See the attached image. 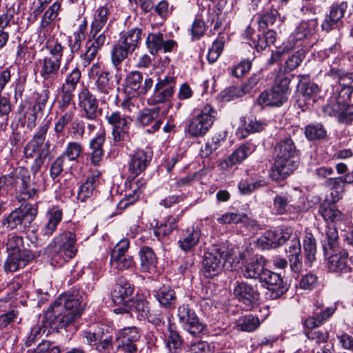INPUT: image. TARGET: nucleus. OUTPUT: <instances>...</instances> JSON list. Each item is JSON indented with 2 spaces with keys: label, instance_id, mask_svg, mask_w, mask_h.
<instances>
[{
  "label": "nucleus",
  "instance_id": "f257e3e1",
  "mask_svg": "<svg viewBox=\"0 0 353 353\" xmlns=\"http://www.w3.org/2000/svg\"><path fill=\"white\" fill-rule=\"evenodd\" d=\"M85 305L82 297L78 294L65 292L50 305L46 313V318L50 321L51 326L65 327L81 316Z\"/></svg>",
  "mask_w": 353,
  "mask_h": 353
},
{
  "label": "nucleus",
  "instance_id": "f03ea898",
  "mask_svg": "<svg viewBox=\"0 0 353 353\" xmlns=\"http://www.w3.org/2000/svg\"><path fill=\"white\" fill-rule=\"evenodd\" d=\"M14 192L19 201H26L37 197L38 189L31 180L30 170L23 166L13 169L0 176V193Z\"/></svg>",
  "mask_w": 353,
  "mask_h": 353
},
{
  "label": "nucleus",
  "instance_id": "7ed1b4c3",
  "mask_svg": "<svg viewBox=\"0 0 353 353\" xmlns=\"http://www.w3.org/2000/svg\"><path fill=\"white\" fill-rule=\"evenodd\" d=\"M275 159L270 176L274 181L283 180L298 167V150L290 138H285L274 146Z\"/></svg>",
  "mask_w": 353,
  "mask_h": 353
},
{
  "label": "nucleus",
  "instance_id": "20e7f679",
  "mask_svg": "<svg viewBox=\"0 0 353 353\" xmlns=\"http://www.w3.org/2000/svg\"><path fill=\"white\" fill-rule=\"evenodd\" d=\"M291 79L283 73L276 76L272 87L261 92L258 97V103L261 105L281 106L285 103L291 92L290 84Z\"/></svg>",
  "mask_w": 353,
  "mask_h": 353
},
{
  "label": "nucleus",
  "instance_id": "39448f33",
  "mask_svg": "<svg viewBox=\"0 0 353 353\" xmlns=\"http://www.w3.org/2000/svg\"><path fill=\"white\" fill-rule=\"evenodd\" d=\"M231 257V252L224 246L212 245L204 255L203 260V273L205 277L211 278L219 274Z\"/></svg>",
  "mask_w": 353,
  "mask_h": 353
},
{
  "label": "nucleus",
  "instance_id": "423d86ee",
  "mask_svg": "<svg viewBox=\"0 0 353 353\" xmlns=\"http://www.w3.org/2000/svg\"><path fill=\"white\" fill-rule=\"evenodd\" d=\"M216 115V110L211 105H204L189 121L187 132L194 138L203 137L212 128Z\"/></svg>",
  "mask_w": 353,
  "mask_h": 353
},
{
  "label": "nucleus",
  "instance_id": "0eeeda50",
  "mask_svg": "<svg viewBox=\"0 0 353 353\" xmlns=\"http://www.w3.org/2000/svg\"><path fill=\"white\" fill-rule=\"evenodd\" d=\"M76 235L70 232H64L54 238L48 249L54 254L52 260L61 265L73 258L77 252Z\"/></svg>",
  "mask_w": 353,
  "mask_h": 353
},
{
  "label": "nucleus",
  "instance_id": "6e6552de",
  "mask_svg": "<svg viewBox=\"0 0 353 353\" xmlns=\"http://www.w3.org/2000/svg\"><path fill=\"white\" fill-rule=\"evenodd\" d=\"M57 107L59 112L54 130L58 135L63 132L64 129L71 122L76 114V105L74 101L72 92L61 90L60 97L57 101Z\"/></svg>",
  "mask_w": 353,
  "mask_h": 353
},
{
  "label": "nucleus",
  "instance_id": "1a4fd4ad",
  "mask_svg": "<svg viewBox=\"0 0 353 353\" xmlns=\"http://www.w3.org/2000/svg\"><path fill=\"white\" fill-rule=\"evenodd\" d=\"M49 147L48 141L46 144H41L31 139L23 148V157L26 161L34 159L30 166L31 173L34 176L40 171L46 159L50 154Z\"/></svg>",
  "mask_w": 353,
  "mask_h": 353
},
{
  "label": "nucleus",
  "instance_id": "9d476101",
  "mask_svg": "<svg viewBox=\"0 0 353 353\" xmlns=\"http://www.w3.org/2000/svg\"><path fill=\"white\" fill-rule=\"evenodd\" d=\"M78 106L81 119L98 125L100 114L99 102L96 96L86 88H83L78 94Z\"/></svg>",
  "mask_w": 353,
  "mask_h": 353
},
{
  "label": "nucleus",
  "instance_id": "9b49d317",
  "mask_svg": "<svg viewBox=\"0 0 353 353\" xmlns=\"http://www.w3.org/2000/svg\"><path fill=\"white\" fill-rule=\"evenodd\" d=\"M141 332L135 326L119 330L116 336L117 351L121 353H137Z\"/></svg>",
  "mask_w": 353,
  "mask_h": 353
},
{
  "label": "nucleus",
  "instance_id": "f8f14e48",
  "mask_svg": "<svg viewBox=\"0 0 353 353\" xmlns=\"http://www.w3.org/2000/svg\"><path fill=\"white\" fill-rule=\"evenodd\" d=\"M110 23L106 26L103 33L98 35L89 34L85 44V52L81 55L83 63L85 67L88 65L96 58L98 52L110 41Z\"/></svg>",
  "mask_w": 353,
  "mask_h": 353
},
{
  "label": "nucleus",
  "instance_id": "ddd939ff",
  "mask_svg": "<svg viewBox=\"0 0 353 353\" xmlns=\"http://www.w3.org/2000/svg\"><path fill=\"white\" fill-rule=\"evenodd\" d=\"M177 317L183 329L193 336H199L205 328L195 312L188 305L183 304L178 308Z\"/></svg>",
  "mask_w": 353,
  "mask_h": 353
},
{
  "label": "nucleus",
  "instance_id": "4468645a",
  "mask_svg": "<svg viewBox=\"0 0 353 353\" xmlns=\"http://www.w3.org/2000/svg\"><path fill=\"white\" fill-rule=\"evenodd\" d=\"M323 245L324 255L327 258V267L330 272L335 273H347L351 270L347 265V252L339 248Z\"/></svg>",
  "mask_w": 353,
  "mask_h": 353
},
{
  "label": "nucleus",
  "instance_id": "2eb2a0df",
  "mask_svg": "<svg viewBox=\"0 0 353 353\" xmlns=\"http://www.w3.org/2000/svg\"><path fill=\"white\" fill-rule=\"evenodd\" d=\"M61 63L57 59L48 57L40 60L39 75L43 79L45 88L55 87L59 83Z\"/></svg>",
  "mask_w": 353,
  "mask_h": 353
},
{
  "label": "nucleus",
  "instance_id": "dca6fc26",
  "mask_svg": "<svg viewBox=\"0 0 353 353\" xmlns=\"http://www.w3.org/2000/svg\"><path fill=\"white\" fill-rule=\"evenodd\" d=\"M125 90L133 96L145 95L152 87L153 80L146 77L144 80L143 74L139 71H132L126 76Z\"/></svg>",
  "mask_w": 353,
  "mask_h": 353
},
{
  "label": "nucleus",
  "instance_id": "f3484780",
  "mask_svg": "<svg viewBox=\"0 0 353 353\" xmlns=\"http://www.w3.org/2000/svg\"><path fill=\"white\" fill-rule=\"evenodd\" d=\"M175 85L176 80L174 77L166 76L163 79L159 78L154 85V93L150 99L151 104L156 105L169 101L174 94Z\"/></svg>",
  "mask_w": 353,
  "mask_h": 353
},
{
  "label": "nucleus",
  "instance_id": "a211bd4d",
  "mask_svg": "<svg viewBox=\"0 0 353 353\" xmlns=\"http://www.w3.org/2000/svg\"><path fill=\"white\" fill-rule=\"evenodd\" d=\"M325 116L334 117L341 124H350L353 121V104L328 102L323 107Z\"/></svg>",
  "mask_w": 353,
  "mask_h": 353
},
{
  "label": "nucleus",
  "instance_id": "6ab92c4d",
  "mask_svg": "<svg viewBox=\"0 0 353 353\" xmlns=\"http://www.w3.org/2000/svg\"><path fill=\"white\" fill-rule=\"evenodd\" d=\"M261 283L268 290L267 294L272 299L281 296L288 289L280 274L266 270L261 277Z\"/></svg>",
  "mask_w": 353,
  "mask_h": 353
},
{
  "label": "nucleus",
  "instance_id": "aec40b11",
  "mask_svg": "<svg viewBox=\"0 0 353 353\" xmlns=\"http://www.w3.org/2000/svg\"><path fill=\"white\" fill-rule=\"evenodd\" d=\"M233 293L234 297L249 310L256 305L259 299L256 288L244 281L236 283Z\"/></svg>",
  "mask_w": 353,
  "mask_h": 353
},
{
  "label": "nucleus",
  "instance_id": "412c9836",
  "mask_svg": "<svg viewBox=\"0 0 353 353\" xmlns=\"http://www.w3.org/2000/svg\"><path fill=\"white\" fill-rule=\"evenodd\" d=\"M146 46L152 55L160 52L164 53L172 52L176 46V42L172 39H165L164 34L161 32L149 33L146 38Z\"/></svg>",
  "mask_w": 353,
  "mask_h": 353
},
{
  "label": "nucleus",
  "instance_id": "4be33fe9",
  "mask_svg": "<svg viewBox=\"0 0 353 353\" xmlns=\"http://www.w3.org/2000/svg\"><path fill=\"white\" fill-rule=\"evenodd\" d=\"M152 158L150 150H137L130 157L128 165L130 177L134 179L143 172Z\"/></svg>",
  "mask_w": 353,
  "mask_h": 353
},
{
  "label": "nucleus",
  "instance_id": "5701e85b",
  "mask_svg": "<svg viewBox=\"0 0 353 353\" xmlns=\"http://www.w3.org/2000/svg\"><path fill=\"white\" fill-rule=\"evenodd\" d=\"M316 309L312 314L305 319L303 325L307 328H317L330 318L336 310V306H330L323 309L322 303H316Z\"/></svg>",
  "mask_w": 353,
  "mask_h": 353
},
{
  "label": "nucleus",
  "instance_id": "b1692460",
  "mask_svg": "<svg viewBox=\"0 0 353 353\" xmlns=\"http://www.w3.org/2000/svg\"><path fill=\"white\" fill-rule=\"evenodd\" d=\"M200 237V228L198 224L194 223L182 230L178 244L183 251L190 252L199 243Z\"/></svg>",
  "mask_w": 353,
  "mask_h": 353
},
{
  "label": "nucleus",
  "instance_id": "393cba45",
  "mask_svg": "<svg viewBox=\"0 0 353 353\" xmlns=\"http://www.w3.org/2000/svg\"><path fill=\"white\" fill-rule=\"evenodd\" d=\"M134 291V286L126 279L120 277L117 279L114 286L111 295L113 302L115 304H123L128 301Z\"/></svg>",
  "mask_w": 353,
  "mask_h": 353
},
{
  "label": "nucleus",
  "instance_id": "a878e982",
  "mask_svg": "<svg viewBox=\"0 0 353 353\" xmlns=\"http://www.w3.org/2000/svg\"><path fill=\"white\" fill-rule=\"evenodd\" d=\"M30 259L31 256L28 251L13 248L4 263V270L6 272H16L24 268Z\"/></svg>",
  "mask_w": 353,
  "mask_h": 353
},
{
  "label": "nucleus",
  "instance_id": "bb28decb",
  "mask_svg": "<svg viewBox=\"0 0 353 353\" xmlns=\"http://www.w3.org/2000/svg\"><path fill=\"white\" fill-rule=\"evenodd\" d=\"M120 77L117 76L113 77L108 71L101 72L98 77L96 82L95 87L97 90L105 95H112L117 88L119 82Z\"/></svg>",
  "mask_w": 353,
  "mask_h": 353
},
{
  "label": "nucleus",
  "instance_id": "cd10ccee",
  "mask_svg": "<svg viewBox=\"0 0 353 353\" xmlns=\"http://www.w3.org/2000/svg\"><path fill=\"white\" fill-rule=\"evenodd\" d=\"M112 6L105 5L99 6L95 11L93 20L90 24L89 34L98 35L103 33L105 29V24L111 14Z\"/></svg>",
  "mask_w": 353,
  "mask_h": 353
},
{
  "label": "nucleus",
  "instance_id": "c85d7f7f",
  "mask_svg": "<svg viewBox=\"0 0 353 353\" xmlns=\"http://www.w3.org/2000/svg\"><path fill=\"white\" fill-rule=\"evenodd\" d=\"M70 126L68 128V134L74 139H81L84 137L85 128L88 133L94 132L97 125L94 123H90L88 120L85 119L77 118L76 115L73 117L71 122L69 123Z\"/></svg>",
  "mask_w": 353,
  "mask_h": 353
},
{
  "label": "nucleus",
  "instance_id": "c756f323",
  "mask_svg": "<svg viewBox=\"0 0 353 353\" xmlns=\"http://www.w3.org/2000/svg\"><path fill=\"white\" fill-rule=\"evenodd\" d=\"M347 8V3L343 1L339 4H333L330 9L329 14L326 15L322 23L323 30L329 31L338 26L340 20L343 17Z\"/></svg>",
  "mask_w": 353,
  "mask_h": 353
},
{
  "label": "nucleus",
  "instance_id": "7c9ffc66",
  "mask_svg": "<svg viewBox=\"0 0 353 353\" xmlns=\"http://www.w3.org/2000/svg\"><path fill=\"white\" fill-rule=\"evenodd\" d=\"M254 150L255 146L250 143L242 144L227 159L221 163V168L223 169H227L241 163L244 159H245L248 155L252 154Z\"/></svg>",
  "mask_w": 353,
  "mask_h": 353
},
{
  "label": "nucleus",
  "instance_id": "2f4dec72",
  "mask_svg": "<svg viewBox=\"0 0 353 353\" xmlns=\"http://www.w3.org/2000/svg\"><path fill=\"white\" fill-rule=\"evenodd\" d=\"M159 108H153L143 110L137 117V122L143 125L147 126L154 122L152 126L147 130L150 134L157 131L162 124V121L159 118Z\"/></svg>",
  "mask_w": 353,
  "mask_h": 353
},
{
  "label": "nucleus",
  "instance_id": "473e14b6",
  "mask_svg": "<svg viewBox=\"0 0 353 353\" xmlns=\"http://www.w3.org/2000/svg\"><path fill=\"white\" fill-rule=\"evenodd\" d=\"M37 208L34 205L25 203L13 210L7 221H34L37 215Z\"/></svg>",
  "mask_w": 353,
  "mask_h": 353
},
{
  "label": "nucleus",
  "instance_id": "72a5a7b5",
  "mask_svg": "<svg viewBox=\"0 0 353 353\" xmlns=\"http://www.w3.org/2000/svg\"><path fill=\"white\" fill-rule=\"evenodd\" d=\"M139 256L142 270L149 273L155 272L157 257L153 250L148 246H143L140 249Z\"/></svg>",
  "mask_w": 353,
  "mask_h": 353
},
{
  "label": "nucleus",
  "instance_id": "f704fd0d",
  "mask_svg": "<svg viewBox=\"0 0 353 353\" xmlns=\"http://www.w3.org/2000/svg\"><path fill=\"white\" fill-rule=\"evenodd\" d=\"M100 175L101 173L99 171L93 172L91 175L88 176L85 182L80 185L77 195V199L79 201L83 202L92 195L99 183Z\"/></svg>",
  "mask_w": 353,
  "mask_h": 353
},
{
  "label": "nucleus",
  "instance_id": "c9c22d12",
  "mask_svg": "<svg viewBox=\"0 0 353 353\" xmlns=\"http://www.w3.org/2000/svg\"><path fill=\"white\" fill-rule=\"evenodd\" d=\"M19 30V26L14 19V10L8 9L6 12L0 14V31L14 36Z\"/></svg>",
  "mask_w": 353,
  "mask_h": 353
},
{
  "label": "nucleus",
  "instance_id": "e433bc0d",
  "mask_svg": "<svg viewBox=\"0 0 353 353\" xmlns=\"http://www.w3.org/2000/svg\"><path fill=\"white\" fill-rule=\"evenodd\" d=\"M141 34V29L139 28H132L124 32L117 42L124 48L128 49V51L133 52L138 47Z\"/></svg>",
  "mask_w": 353,
  "mask_h": 353
},
{
  "label": "nucleus",
  "instance_id": "4c0bfd02",
  "mask_svg": "<svg viewBox=\"0 0 353 353\" xmlns=\"http://www.w3.org/2000/svg\"><path fill=\"white\" fill-rule=\"evenodd\" d=\"M155 297L160 305L165 308H172L176 302L174 290L169 285H163L155 294Z\"/></svg>",
  "mask_w": 353,
  "mask_h": 353
},
{
  "label": "nucleus",
  "instance_id": "58836bf2",
  "mask_svg": "<svg viewBox=\"0 0 353 353\" xmlns=\"http://www.w3.org/2000/svg\"><path fill=\"white\" fill-rule=\"evenodd\" d=\"M287 252L289 253L288 258L291 269L294 272H299L301 269L302 263L300 259L301 244L298 239L294 237L291 240V245Z\"/></svg>",
  "mask_w": 353,
  "mask_h": 353
},
{
  "label": "nucleus",
  "instance_id": "ea45409f",
  "mask_svg": "<svg viewBox=\"0 0 353 353\" xmlns=\"http://www.w3.org/2000/svg\"><path fill=\"white\" fill-rule=\"evenodd\" d=\"M265 271H266V269L264 268L263 263L258 259H254L245 264L242 269V274L247 279L261 281V277H262Z\"/></svg>",
  "mask_w": 353,
  "mask_h": 353
},
{
  "label": "nucleus",
  "instance_id": "a19ab883",
  "mask_svg": "<svg viewBox=\"0 0 353 353\" xmlns=\"http://www.w3.org/2000/svg\"><path fill=\"white\" fill-rule=\"evenodd\" d=\"M37 112L38 111L30 105L21 106L19 121L22 125H26L28 129L32 130L37 125Z\"/></svg>",
  "mask_w": 353,
  "mask_h": 353
},
{
  "label": "nucleus",
  "instance_id": "79ce46f5",
  "mask_svg": "<svg viewBox=\"0 0 353 353\" xmlns=\"http://www.w3.org/2000/svg\"><path fill=\"white\" fill-rule=\"evenodd\" d=\"M259 77L258 75H253L241 87L232 86L227 90L229 94V99H234V97H241L246 93H248L253 89L258 83Z\"/></svg>",
  "mask_w": 353,
  "mask_h": 353
},
{
  "label": "nucleus",
  "instance_id": "37998d69",
  "mask_svg": "<svg viewBox=\"0 0 353 353\" xmlns=\"http://www.w3.org/2000/svg\"><path fill=\"white\" fill-rule=\"evenodd\" d=\"M260 325V319L252 314L240 316L236 322V327L238 330L247 332L255 331Z\"/></svg>",
  "mask_w": 353,
  "mask_h": 353
},
{
  "label": "nucleus",
  "instance_id": "c03bdc74",
  "mask_svg": "<svg viewBox=\"0 0 353 353\" xmlns=\"http://www.w3.org/2000/svg\"><path fill=\"white\" fill-rule=\"evenodd\" d=\"M110 265L113 270L117 272H122L132 269L134 267L135 262L132 256L127 255L110 256Z\"/></svg>",
  "mask_w": 353,
  "mask_h": 353
},
{
  "label": "nucleus",
  "instance_id": "a18cd8bd",
  "mask_svg": "<svg viewBox=\"0 0 353 353\" xmlns=\"http://www.w3.org/2000/svg\"><path fill=\"white\" fill-rule=\"evenodd\" d=\"M81 78V72L78 66L74 67L71 71L65 74V79L61 86V90L72 92L76 90Z\"/></svg>",
  "mask_w": 353,
  "mask_h": 353
},
{
  "label": "nucleus",
  "instance_id": "49530a36",
  "mask_svg": "<svg viewBox=\"0 0 353 353\" xmlns=\"http://www.w3.org/2000/svg\"><path fill=\"white\" fill-rule=\"evenodd\" d=\"M276 32L274 29H270L265 33H261L256 36V39L252 40L253 45L257 51H262L268 46L274 43L276 41Z\"/></svg>",
  "mask_w": 353,
  "mask_h": 353
},
{
  "label": "nucleus",
  "instance_id": "de8ad7c7",
  "mask_svg": "<svg viewBox=\"0 0 353 353\" xmlns=\"http://www.w3.org/2000/svg\"><path fill=\"white\" fill-rule=\"evenodd\" d=\"M327 65H325L323 72L325 76H329L333 79H338L339 81L344 80L345 70L341 66V59L335 58L330 63V61H327Z\"/></svg>",
  "mask_w": 353,
  "mask_h": 353
},
{
  "label": "nucleus",
  "instance_id": "09e8293b",
  "mask_svg": "<svg viewBox=\"0 0 353 353\" xmlns=\"http://www.w3.org/2000/svg\"><path fill=\"white\" fill-rule=\"evenodd\" d=\"M278 17L279 12L276 9L272 8L265 11L258 21L259 28L265 30L269 27L279 26L280 21Z\"/></svg>",
  "mask_w": 353,
  "mask_h": 353
},
{
  "label": "nucleus",
  "instance_id": "8fccbe9b",
  "mask_svg": "<svg viewBox=\"0 0 353 353\" xmlns=\"http://www.w3.org/2000/svg\"><path fill=\"white\" fill-rule=\"evenodd\" d=\"M304 328V334L309 341L316 345L326 343L329 339V332L325 330H317L316 328L305 327Z\"/></svg>",
  "mask_w": 353,
  "mask_h": 353
},
{
  "label": "nucleus",
  "instance_id": "3c124183",
  "mask_svg": "<svg viewBox=\"0 0 353 353\" xmlns=\"http://www.w3.org/2000/svg\"><path fill=\"white\" fill-rule=\"evenodd\" d=\"M304 134L309 141H316L326 137L327 131L323 124L314 123L305 127Z\"/></svg>",
  "mask_w": 353,
  "mask_h": 353
},
{
  "label": "nucleus",
  "instance_id": "603ef678",
  "mask_svg": "<svg viewBox=\"0 0 353 353\" xmlns=\"http://www.w3.org/2000/svg\"><path fill=\"white\" fill-rule=\"evenodd\" d=\"M87 28L86 21H83V23L79 26L77 31L73 33L72 37L69 39L68 46L70 48L71 55L78 52L81 47V41L85 38V32Z\"/></svg>",
  "mask_w": 353,
  "mask_h": 353
},
{
  "label": "nucleus",
  "instance_id": "864d4df0",
  "mask_svg": "<svg viewBox=\"0 0 353 353\" xmlns=\"http://www.w3.org/2000/svg\"><path fill=\"white\" fill-rule=\"evenodd\" d=\"M132 53L117 42L111 50V62L113 66L117 70H119L121 63Z\"/></svg>",
  "mask_w": 353,
  "mask_h": 353
},
{
  "label": "nucleus",
  "instance_id": "5fc2aeb1",
  "mask_svg": "<svg viewBox=\"0 0 353 353\" xmlns=\"http://www.w3.org/2000/svg\"><path fill=\"white\" fill-rule=\"evenodd\" d=\"M62 0H56L43 13L41 26L47 27L50 23L54 21L59 16V13L61 8Z\"/></svg>",
  "mask_w": 353,
  "mask_h": 353
},
{
  "label": "nucleus",
  "instance_id": "6e6d98bb",
  "mask_svg": "<svg viewBox=\"0 0 353 353\" xmlns=\"http://www.w3.org/2000/svg\"><path fill=\"white\" fill-rule=\"evenodd\" d=\"M303 250L306 262L310 266L316 259V241L311 233L306 234L303 239Z\"/></svg>",
  "mask_w": 353,
  "mask_h": 353
},
{
  "label": "nucleus",
  "instance_id": "4d7b16f0",
  "mask_svg": "<svg viewBox=\"0 0 353 353\" xmlns=\"http://www.w3.org/2000/svg\"><path fill=\"white\" fill-rule=\"evenodd\" d=\"M169 333L166 336V347L168 349L170 353H179L181 350L182 346V339L179 335V332L172 328L170 325L169 327Z\"/></svg>",
  "mask_w": 353,
  "mask_h": 353
},
{
  "label": "nucleus",
  "instance_id": "13d9d810",
  "mask_svg": "<svg viewBox=\"0 0 353 353\" xmlns=\"http://www.w3.org/2000/svg\"><path fill=\"white\" fill-rule=\"evenodd\" d=\"M131 310H134L139 320L145 319L150 311L148 302L143 298H137L128 300Z\"/></svg>",
  "mask_w": 353,
  "mask_h": 353
},
{
  "label": "nucleus",
  "instance_id": "bf43d9fd",
  "mask_svg": "<svg viewBox=\"0 0 353 353\" xmlns=\"http://www.w3.org/2000/svg\"><path fill=\"white\" fill-rule=\"evenodd\" d=\"M83 152V146L76 141L69 142L64 151L61 154L68 161H78Z\"/></svg>",
  "mask_w": 353,
  "mask_h": 353
},
{
  "label": "nucleus",
  "instance_id": "052dcab7",
  "mask_svg": "<svg viewBox=\"0 0 353 353\" xmlns=\"http://www.w3.org/2000/svg\"><path fill=\"white\" fill-rule=\"evenodd\" d=\"M292 230L286 228L268 233V239L272 247L276 248L284 244L292 235Z\"/></svg>",
  "mask_w": 353,
  "mask_h": 353
},
{
  "label": "nucleus",
  "instance_id": "680f3d73",
  "mask_svg": "<svg viewBox=\"0 0 353 353\" xmlns=\"http://www.w3.org/2000/svg\"><path fill=\"white\" fill-rule=\"evenodd\" d=\"M105 119L112 128H117L126 124H131L132 119L122 114L119 111L108 112Z\"/></svg>",
  "mask_w": 353,
  "mask_h": 353
},
{
  "label": "nucleus",
  "instance_id": "e2e57ef3",
  "mask_svg": "<svg viewBox=\"0 0 353 353\" xmlns=\"http://www.w3.org/2000/svg\"><path fill=\"white\" fill-rule=\"evenodd\" d=\"M130 124H126L117 128H112L111 135L114 145L119 146L130 141Z\"/></svg>",
  "mask_w": 353,
  "mask_h": 353
},
{
  "label": "nucleus",
  "instance_id": "0e129e2a",
  "mask_svg": "<svg viewBox=\"0 0 353 353\" xmlns=\"http://www.w3.org/2000/svg\"><path fill=\"white\" fill-rule=\"evenodd\" d=\"M298 77L300 79L298 87L304 97L310 99L319 92V86L314 82H303V79H308L307 75H299Z\"/></svg>",
  "mask_w": 353,
  "mask_h": 353
},
{
  "label": "nucleus",
  "instance_id": "69168bd1",
  "mask_svg": "<svg viewBox=\"0 0 353 353\" xmlns=\"http://www.w3.org/2000/svg\"><path fill=\"white\" fill-rule=\"evenodd\" d=\"M324 221H334L341 219V212L336 209L334 203H322L319 210Z\"/></svg>",
  "mask_w": 353,
  "mask_h": 353
},
{
  "label": "nucleus",
  "instance_id": "338daca9",
  "mask_svg": "<svg viewBox=\"0 0 353 353\" xmlns=\"http://www.w3.org/2000/svg\"><path fill=\"white\" fill-rule=\"evenodd\" d=\"M46 48L50 55L47 56L48 57L61 62L64 47L57 39H48L46 43Z\"/></svg>",
  "mask_w": 353,
  "mask_h": 353
},
{
  "label": "nucleus",
  "instance_id": "774afa93",
  "mask_svg": "<svg viewBox=\"0 0 353 353\" xmlns=\"http://www.w3.org/2000/svg\"><path fill=\"white\" fill-rule=\"evenodd\" d=\"M61 350L59 346L54 345L49 341H42L37 346L28 350V353H60Z\"/></svg>",
  "mask_w": 353,
  "mask_h": 353
}]
</instances>
